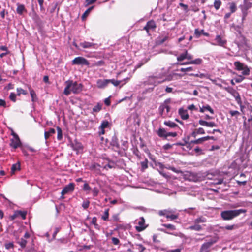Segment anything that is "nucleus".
<instances>
[{
  "instance_id": "obj_1",
  "label": "nucleus",
  "mask_w": 252,
  "mask_h": 252,
  "mask_svg": "<svg viewBox=\"0 0 252 252\" xmlns=\"http://www.w3.org/2000/svg\"><path fill=\"white\" fill-rule=\"evenodd\" d=\"M172 79L171 76H169L166 77V73L165 72H161L156 75L149 76L147 79V82L148 85L156 86L159 84L166 81H171Z\"/></svg>"
},
{
  "instance_id": "obj_2",
  "label": "nucleus",
  "mask_w": 252,
  "mask_h": 252,
  "mask_svg": "<svg viewBox=\"0 0 252 252\" xmlns=\"http://www.w3.org/2000/svg\"><path fill=\"white\" fill-rule=\"evenodd\" d=\"M66 85L64 88L63 93L66 95H68L72 92L74 94H79L83 90V85L78 83L76 81L68 80L65 82Z\"/></svg>"
},
{
  "instance_id": "obj_3",
  "label": "nucleus",
  "mask_w": 252,
  "mask_h": 252,
  "mask_svg": "<svg viewBox=\"0 0 252 252\" xmlns=\"http://www.w3.org/2000/svg\"><path fill=\"white\" fill-rule=\"evenodd\" d=\"M246 212L247 210L243 209L223 211L221 213V216L222 218L224 220H230L239 216L241 213H245Z\"/></svg>"
},
{
  "instance_id": "obj_4",
  "label": "nucleus",
  "mask_w": 252,
  "mask_h": 252,
  "mask_svg": "<svg viewBox=\"0 0 252 252\" xmlns=\"http://www.w3.org/2000/svg\"><path fill=\"white\" fill-rule=\"evenodd\" d=\"M158 214L160 216H165L167 219L171 220L177 219L179 217V214L175 213V211L172 209L160 210L158 212Z\"/></svg>"
},
{
  "instance_id": "obj_5",
  "label": "nucleus",
  "mask_w": 252,
  "mask_h": 252,
  "mask_svg": "<svg viewBox=\"0 0 252 252\" xmlns=\"http://www.w3.org/2000/svg\"><path fill=\"white\" fill-rule=\"evenodd\" d=\"M169 102L170 99H166L160 105L159 108L160 114L163 118H166L169 116V113L170 111V107L167 104Z\"/></svg>"
},
{
  "instance_id": "obj_6",
  "label": "nucleus",
  "mask_w": 252,
  "mask_h": 252,
  "mask_svg": "<svg viewBox=\"0 0 252 252\" xmlns=\"http://www.w3.org/2000/svg\"><path fill=\"white\" fill-rule=\"evenodd\" d=\"M235 69L238 71H242V74L243 75H249L250 73V69L249 67L239 61H236L234 63Z\"/></svg>"
},
{
  "instance_id": "obj_7",
  "label": "nucleus",
  "mask_w": 252,
  "mask_h": 252,
  "mask_svg": "<svg viewBox=\"0 0 252 252\" xmlns=\"http://www.w3.org/2000/svg\"><path fill=\"white\" fill-rule=\"evenodd\" d=\"M156 133L159 137L163 139H167L169 136L175 137L177 135L176 132H168L165 128L162 127H159L158 130H157Z\"/></svg>"
},
{
  "instance_id": "obj_8",
  "label": "nucleus",
  "mask_w": 252,
  "mask_h": 252,
  "mask_svg": "<svg viewBox=\"0 0 252 252\" xmlns=\"http://www.w3.org/2000/svg\"><path fill=\"white\" fill-rule=\"evenodd\" d=\"M218 240V238H215L211 241L203 244L200 249V252H209L210 247Z\"/></svg>"
},
{
  "instance_id": "obj_9",
  "label": "nucleus",
  "mask_w": 252,
  "mask_h": 252,
  "mask_svg": "<svg viewBox=\"0 0 252 252\" xmlns=\"http://www.w3.org/2000/svg\"><path fill=\"white\" fill-rule=\"evenodd\" d=\"M72 64L85 65L88 66L90 64L88 60L82 57H78L74 59L72 61Z\"/></svg>"
},
{
  "instance_id": "obj_10",
  "label": "nucleus",
  "mask_w": 252,
  "mask_h": 252,
  "mask_svg": "<svg viewBox=\"0 0 252 252\" xmlns=\"http://www.w3.org/2000/svg\"><path fill=\"white\" fill-rule=\"evenodd\" d=\"M75 185L73 183H70L67 185L65 186L63 189L61 194V198H64V195L67 194L68 192H72L74 190Z\"/></svg>"
},
{
  "instance_id": "obj_11",
  "label": "nucleus",
  "mask_w": 252,
  "mask_h": 252,
  "mask_svg": "<svg viewBox=\"0 0 252 252\" xmlns=\"http://www.w3.org/2000/svg\"><path fill=\"white\" fill-rule=\"evenodd\" d=\"M224 89L235 98L236 101L238 100L240 102V98H241V97L237 91L232 87H225L224 88Z\"/></svg>"
},
{
  "instance_id": "obj_12",
  "label": "nucleus",
  "mask_w": 252,
  "mask_h": 252,
  "mask_svg": "<svg viewBox=\"0 0 252 252\" xmlns=\"http://www.w3.org/2000/svg\"><path fill=\"white\" fill-rule=\"evenodd\" d=\"M192 59V56L189 54L187 50H185L184 53L181 54L179 56L177 57V60L179 62H181L185 59L191 60Z\"/></svg>"
},
{
  "instance_id": "obj_13",
  "label": "nucleus",
  "mask_w": 252,
  "mask_h": 252,
  "mask_svg": "<svg viewBox=\"0 0 252 252\" xmlns=\"http://www.w3.org/2000/svg\"><path fill=\"white\" fill-rule=\"evenodd\" d=\"M145 220L144 218L143 217L140 218V220L138 221V225L135 227L136 230L138 232H141L144 230L146 227L147 226L145 224Z\"/></svg>"
},
{
  "instance_id": "obj_14",
  "label": "nucleus",
  "mask_w": 252,
  "mask_h": 252,
  "mask_svg": "<svg viewBox=\"0 0 252 252\" xmlns=\"http://www.w3.org/2000/svg\"><path fill=\"white\" fill-rule=\"evenodd\" d=\"M109 125L110 124L109 122L107 120H104L102 121L101 124L99 127L100 131H99L98 133L99 135H103L105 134V131L104 129L108 127Z\"/></svg>"
},
{
  "instance_id": "obj_15",
  "label": "nucleus",
  "mask_w": 252,
  "mask_h": 252,
  "mask_svg": "<svg viewBox=\"0 0 252 252\" xmlns=\"http://www.w3.org/2000/svg\"><path fill=\"white\" fill-rule=\"evenodd\" d=\"M156 28V24L154 20L149 21L143 29L146 30L147 32H149L150 30H154Z\"/></svg>"
},
{
  "instance_id": "obj_16",
  "label": "nucleus",
  "mask_w": 252,
  "mask_h": 252,
  "mask_svg": "<svg viewBox=\"0 0 252 252\" xmlns=\"http://www.w3.org/2000/svg\"><path fill=\"white\" fill-rule=\"evenodd\" d=\"M215 41H216V44L212 43V45H218L220 46H224L227 42V41L222 38L220 35H217L215 38Z\"/></svg>"
},
{
  "instance_id": "obj_17",
  "label": "nucleus",
  "mask_w": 252,
  "mask_h": 252,
  "mask_svg": "<svg viewBox=\"0 0 252 252\" xmlns=\"http://www.w3.org/2000/svg\"><path fill=\"white\" fill-rule=\"evenodd\" d=\"M209 140V136H207L205 137L200 138L198 139L195 140H192L189 143H188V145L187 146L188 148H190V145L191 144H198L203 143V142Z\"/></svg>"
},
{
  "instance_id": "obj_18",
  "label": "nucleus",
  "mask_w": 252,
  "mask_h": 252,
  "mask_svg": "<svg viewBox=\"0 0 252 252\" xmlns=\"http://www.w3.org/2000/svg\"><path fill=\"white\" fill-rule=\"evenodd\" d=\"M71 147L73 150L77 152L82 150L83 149V146L82 144L78 142L77 140H74V142L71 143Z\"/></svg>"
},
{
  "instance_id": "obj_19",
  "label": "nucleus",
  "mask_w": 252,
  "mask_h": 252,
  "mask_svg": "<svg viewBox=\"0 0 252 252\" xmlns=\"http://www.w3.org/2000/svg\"><path fill=\"white\" fill-rule=\"evenodd\" d=\"M108 79H98L96 81L97 87L100 89H103L108 85Z\"/></svg>"
},
{
  "instance_id": "obj_20",
  "label": "nucleus",
  "mask_w": 252,
  "mask_h": 252,
  "mask_svg": "<svg viewBox=\"0 0 252 252\" xmlns=\"http://www.w3.org/2000/svg\"><path fill=\"white\" fill-rule=\"evenodd\" d=\"M131 247L135 250L133 252H143L145 250V247L142 244H131Z\"/></svg>"
},
{
  "instance_id": "obj_21",
  "label": "nucleus",
  "mask_w": 252,
  "mask_h": 252,
  "mask_svg": "<svg viewBox=\"0 0 252 252\" xmlns=\"http://www.w3.org/2000/svg\"><path fill=\"white\" fill-rule=\"evenodd\" d=\"M128 80V78H126V79H124V80H115L114 79H108V83H112L114 86L115 87H117L118 86H119L123 81H125L123 84H122L121 86H120V88L123 85H124L125 84H126V81Z\"/></svg>"
},
{
  "instance_id": "obj_22",
  "label": "nucleus",
  "mask_w": 252,
  "mask_h": 252,
  "mask_svg": "<svg viewBox=\"0 0 252 252\" xmlns=\"http://www.w3.org/2000/svg\"><path fill=\"white\" fill-rule=\"evenodd\" d=\"M96 44L87 41H84L80 43V46L83 48H95Z\"/></svg>"
},
{
  "instance_id": "obj_23",
  "label": "nucleus",
  "mask_w": 252,
  "mask_h": 252,
  "mask_svg": "<svg viewBox=\"0 0 252 252\" xmlns=\"http://www.w3.org/2000/svg\"><path fill=\"white\" fill-rule=\"evenodd\" d=\"M21 145V142L19 137L12 138L11 139L10 146L14 149L19 147Z\"/></svg>"
},
{
  "instance_id": "obj_24",
  "label": "nucleus",
  "mask_w": 252,
  "mask_h": 252,
  "mask_svg": "<svg viewBox=\"0 0 252 252\" xmlns=\"http://www.w3.org/2000/svg\"><path fill=\"white\" fill-rule=\"evenodd\" d=\"M201 34L205 36H209V34L207 32H205L204 30H199L198 29H195L194 30V36L196 38H199Z\"/></svg>"
},
{
  "instance_id": "obj_25",
  "label": "nucleus",
  "mask_w": 252,
  "mask_h": 252,
  "mask_svg": "<svg viewBox=\"0 0 252 252\" xmlns=\"http://www.w3.org/2000/svg\"><path fill=\"white\" fill-rule=\"evenodd\" d=\"M179 114L180 115L181 118L183 120H187L189 118V115L187 111L183 108H180L179 110Z\"/></svg>"
},
{
  "instance_id": "obj_26",
  "label": "nucleus",
  "mask_w": 252,
  "mask_h": 252,
  "mask_svg": "<svg viewBox=\"0 0 252 252\" xmlns=\"http://www.w3.org/2000/svg\"><path fill=\"white\" fill-rule=\"evenodd\" d=\"M55 130L53 128H50L48 131L44 132V138L47 140L50 136L55 133Z\"/></svg>"
},
{
  "instance_id": "obj_27",
  "label": "nucleus",
  "mask_w": 252,
  "mask_h": 252,
  "mask_svg": "<svg viewBox=\"0 0 252 252\" xmlns=\"http://www.w3.org/2000/svg\"><path fill=\"white\" fill-rule=\"evenodd\" d=\"M17 243L20 245L21 248L24 249L26 247L27 244V241L26 239L22 237L20 239L17 238Z\"/></svg>"
},
{
  "instance_id": "obj_28",
  "label": "nucleus",
  "mask_w": 252,
  "mask_h": 252,
  "mask_svg": "<svg viewBox=\"0 0 252 252\" xmlns=\"http://www.w3.org/2000/svg\"><path fill=\"white\" fill-rule=\"evenodd\" d=\"M17 8L16 9V12L18 14L21 15L23 14L24 11H26L25 6L23 4H21L18 3L17 4Z\"/></svg>"
},
{
  "instance_id": "obj_29",
  "label": "nucleus",
  "mask_w": 252,
  "mask_h": 252,
  "mask_svg": "<svg viewBox=\"0 0 252 252\" xmlns=\"http://www.w3.org/2000/svg\"><path fill=\"white\" fill-rule=\"evenodd\" d=\"M110 144L117 149L119 148L120 145L119 144L118 139L116 136H113L112 137Z\"/></svg>"
},
{
  "instance_id": "obj_30",
  "label": "nucleus",
  "mask_w": 252,
  "mask_h": 252,
  "mask_svg": "<svg viewBox=\"0 0 252 252\" xmlns=\"http://www.w3.org/2000/svg\"><path fill=\"white\" fill-rule=\"evenodd\" d=\"M20 170V164L19 162L12 165L11 169V173L12 175L15 174V171Z\"/></svg>"
},
{
  "instance_id": "obj_31",
  "label": "nucleus",
  "mask_w": 252,
  "mask_h": 252,
  "mask_svg": "<svg viewBox=\"0 0 252 252\" xmlns=\"http://www.w3.org/2000/svg\"><path fill=\"white\" fill-rule=\"evenodd\" d=\"M205 110L209 111L212 114H213L214 113L213 109L208 105L200 108L199 111L201 113H203Z\"/></svg>"
},
{
  "instance_id": "obj_32",
  "label": "nucleus",
  "mask_w": 252,
  "mask_h": 252,
  "mask_svg": "<svg viewBox=\"0 0 252 252\" xmlns=\"http://www.w3.org/2000/svg\"><path fill=\"white\" fill-rule=\"evenodd\" d=\"M207 221V219L202 216H201L194 220V223H204Z\"/></svg>"
},
{
  "instance_id": "obj_33",
  "label": "nucleus",
  "mask_w": 252,
  "mask_h": 252,
  "mask_svg": "<svg viewBox=\"0 0 252 252\" xmlns=\"http://www.w3.org/2000/svg\"><path fill=\"white\" fill-rule=\"evenodd\" d=\"M189 229L191 230L200 231L202 229V226L198 223H194V225L189 227Z\"/></svg>"
},
{
  "instance_id": "obj_34",
  "label": "nucleus",
  "mask_w": 252,
  "mask_h": 252,
  "mask_svg": "<svg viewBox=\"0 0 252 252\" xmlns=\"http://www.w3.org/2000/svg\"><path fill=\"white\" fill-rule=\"evenodd\" d=\"M188 175V179L189 181L196 182L197 180V177L195 173L189 172Z\"/></svg>"
},
{
  "instance_id": "obj_35",
  "label": "nucleus",
  "mask_w": 252,
  "mask_h": 252,
  "mask_svg": "<svg viewBox=\"0 0 252 252\" xmlns=\"http://www.w3.org/2000/svg\"><path fill=\"white\" fill-rule=\"evenodd\" d=\"M190 76H195L196 77H199L200 78H206L207 79H210L209 75L203 73H200V74H194V73H191L189 74Z\"/></svg>"
},
{
  "instance_id": "obj_36",
  "label": "nucleus",
  "mask_w": 252,
  "mask_h": 252,
  "mask_svg": "<svg viewBox=\"0 0 252 252\" xmlns=\"http://www.w3.org/2000/svg\"><path fill=\"white\" fill-rule=\"evenodd\" d=\"M164 124L170 128H174L178 127L177 124L171 121H164Z\"/></svg>"
},
{
  "instance_id": "obj_37",
  "label": "nucleus",
  "mask_w": 252,
  "mask_h": 252,
  "mask_svg": "<svg viewBox=\"0 0 252 252\" xmlns=\"http://www.w3.org/2000/svg\"><path fill=\"white\" fill-rule=\"evenodd\" d=\"M102 107V104L101 103H97V104L93 108V112H99Z\"/></svg>"
},
{
  "instance_id": "obj_38",
  "label": "nucleus",
  "mask_w": 252,
  "mask_h": 252,
  "mask_svg": "<svg viewBox=\"0 0 252 252\" xmlns=\"http://www.w3.org/2000/svg\"><path fill=\"white\" fill-rule=\"evenodd\" d=\"M85 183L83 185L82 189L86 192L87 194L89 193V191L91 190V188L90 187L89 185L86 182L84 181Z\"/></svg>"
},
{
  "instance_id": "obj_39",
  "label": "nucleus",
  "mask_w": 252,
  "mask_h": 252,
  "mask_svg": "<svg viewBox=\"0 0 252 252\" xmlns=\"http://www.w3.org/2000/svg\"><path fill=\"white\" fill-rule=\"evenodd\" d=\"M229 5L230 12L232 13H234L237 10L236 4L234 2H231L229 3Z\"/></svg>"
},
{
  "instance_id": "obj_40",
  "label": "nucleus",
  "mask_w": 252,
  "mask_h": 252,
  "mask_svg": "<svg viewBox=\"0 0 252 252\" xmlns=\"http://www.w3.org/2000/svg\"><path fill=\"white\" fill-rule=\"evenodd\" d=\"M168 39V36H165L163 37H159L158 38L157 43L158 44H161L163 43L164 42H165Z\"/></svg>"
},
{
  "instance_id": "obj_41",
  "label": "nucleus",
  "mask_w": 252,
  "mask_h": 252,
  "mask_svg": "<svg viewBox=\"0 0 252 252\" xmlns=\"http://www.w3.org/2000/svg\"><path fill=\"white\" fill-rule=\"evenodd\" d=\"M109 209H106L105 210L104 214L101 216V219L103 220H108L109 218Z\"/></svg>"
},
{
  "instance_id": "obj_42",
  "label": "nucleus",
  "mask_w": 252,
  "mask_h": 252,
  "mask_svg": "<svg viewBox=\"0 0 252 252\" xmlns=\"http://www.w3.org/2000/svg\"><path fill=\"white\" fill-rule=\"evenodd\" d=\"M221 5V1L220 0H215L214 6L216 10H218Z\"/></svg>"
},
{
  "instance_id": "obj_43",
  "label": "nucleus",
  "mask_w": 252,
  "mask_h": 252,
  "mask_svg": "<svg viewBox=\"0 0 252 252\" xmlns=\"http://www.w3.org/2000/svg\"><path fill=\"white\" fill-rule=\"evenodd\" d=\"M162 226L165 227V228L170 230H176V227L175 225L171 224H162Z\"/></svg>"
},
{
  "instance_id": "obj_44",
  "label": "nucleus",
  "mask_w": 252,
  "mask_h": 252,
  "mask_svg": "<svg viewBox=\"0 0 252 252\" xmlns=\"http://www.w3.org/2000/svg\"><path fill=\"white\" fill-rule=\"evenodd\" d=\"M148 159L145 158V160L141 162V165L142 170H144L148 168Z\"/></svg>"
},
{
  "instance_id": "obj_45",
  "label": "nucleus",
  "mask_w": 252,
  "mask_h": 252,
  "mask_svg": "<svg viewBox=\"0 0 252 252\" xmlns=\"http://www.w3.org/2000/svg\"><path fill=\"white\" fill-rule=\"evenodd\" d=\"M190 61H191V64L198 65V64H201L202 63V60L200 58H197L194 60H191Z\"/></svg>"
},
{
  "instance_id": "obj_46",
  "label": "nucleus",
  "mask_w": 252,
  "mask_h": 252,
  "mask_svg": "<svg viewBox=\"0 0 252 252\" xmlns=\"http://www.w3.org/2000/svg\"><path fill=\"white\" fill-rule=\"evenodd\" d=\"M223 181V179L222 178L216 179H214L212 182H211L212 184L213 185H220L222 183Z\"/></svg>"
},
{
  "instance_id": "obj_47",
  "label": "nucleus",
  "mask_w": 252,
  "mask_h": 252,
  "mask_svg": "<svg viewBox=\"0 0 252 252\" xmlns=\"http://www.w3.org/2000/svg\"><path fill=\"white\" fill-rule=\"evenodd\" d=\"M30 93L31 96L32 97V101L34 102L35 99H37L36 95V93H35V91L31 89V90H30Z\"/></svg>"
},
{
  "instance_id": "obj_48",
  "label": "nucleus",
  "mask_w": 252,
  "mask_h": 252,
  "mask_svg": "<svg viewBox=\"0 0 252 252\" xmlns=\"http://www.w3.org/2000/svg\"><path fill=\"white\" fill-rule=\"evenodd\" d=\"M229 114L232 117L235 116L236 119H237L238 116L240 115V113L236 110H230Z\"/></svg>"
},
{
  "instance_id": "obj_49",
  "label": "nucleus",
  "mask_w": 252,
  "mask_h": 252,
  "mask_svg": "<svg viewBox=\"0 0 252 252\" xmlns=\"http://www.w3.org/2000/svg\"><path fill=\"white\" fill-rule=\"evenodd\" d=\"M94 8V6H91L88 8L85 12L83 13L82 16V19H84L86 16L88 15L90 11Z\"/></svg>"
},
{
  "instance_id": "obj_50",
  "label": "nucleus",
  "mask_w": 252,
  "mask_h": 252,
  "mask_svg": "<svg viewBox=\"0 0 252 252\" xmlns=\"http://www.w3.org/2000/svg\"><path fill=\"white\" fill-rule=\"evenodd\" d=\"M18 216H21L23 219H25L26 216V212L17 210Z\"/></svg>"
},
{
  "instance_id": "obj_51",
  "label": "nucleus",
  "mask_w": 252,
  "mask_h": 252,
  "mask_svg": "<svg viewBox=\"0 0 252 252\" xmlns=\"http://www.w3.org/2000/svg\"><path fill=\"white\" fill-rule=\"evenodd\" d=\"M57 139L60 140L62 138V130L59 126L57 127Z\"/></svg>"
},
{
  "instance_id": "obj_52",
  "label": "nucleus",
  "mask_w": 252,
  "mask_h": 252,
  "mask_svg": "<svg viewBox=\"0 0 252 252\" xmlns=\"http://www.w3.org/2000/svg\"><path fill=\"white\" fill-rule=\"evenodd\" d=\"M99 192V190L97 188L94 187L93 189L92 193H93V195L94 197L97 196L98 195Z\"/></svg>"
},
{
  "instance_id": "obj_53",
  "label": "nucleus",
  "mask_w": 252,
  "mask_h": 252,
  "mask_svg": "<svg viewBox=\"0 0 252 252\" xmlns=\"http://www.w3.org/2000/svg\"><path fill=\"white\" fill-rule=\"evenodd\" d=\"M17 95H19V96L21 94H27V92L26 91H25L24 90H23V89H22L21 88H18L17 89Z\"/></svg>"
},
{
  "instance_id": "obj_54",
  "label": "nucleus",
  "mask_w": 252,
  "mask_h": 252,
  "mask_svg": "<svg viewBox=\"0 0 252 252\" xmlns=\"http://www.w3.org/2000/svg\"><path fill=\"white\" fill-rule=\"evenodd\" d=\"M14 247L13 242H9L5 244V247L6 249L9 250L10 249H13Z\"/></svg>"
},
{
  "instance_id": "obj_55",
  "label": "nucleus",
  "mask_w": 252,
  "mask_h": 252,
  "mask_svg": "<svg viewBox=\"0 0 252 252\" xmlns=\"http://www.w3.org/2000/svg\"><path fill=\"white\" fill-rule=\"evenodd\" d=\"M89 205H90V201L89 200H85L83 202L82 206L84 209H86L89 207Z\"/></svg>"
},
{
  "instance_id": "obj_56",
  "label": "nucleus",
  "mask_w": 252,
  "mask_h": 252,
  "mask_svg": "<svg viewBox=\"0 0 252 252\" xmlns=\"http://www.w3.org/2000/svg\"><path fill=\"white\" fill-rule=\"evenodd\" d=\"M9 99L15 102L16 101V95L14 93H11L9 95Z\"/></svg>"
},
{
  "instance_id": "obj_57",
  "label": "nucleus",
  "mask_w": 252,
  "mask_h": 252,
  "mask_svg": "<svg viewBox=\"0 0 252 252\" xmlns=\"http://www.w3.org/2000/svg\"><path fill=\"white\" fill-rule=\"evenodd\" d=\"M18 217V214H17V212L16 210V211H14V213L13 215L9 216V219H10V220H13L16 218H17Z\"/></svg>"
},
{
  "instance_id": "obj_58",
  "label": "nucleus",
  "mask_w": 252,
  "mask_h": 252,
  "mask_svg": "<svg viewBox=\"0 0 252 252\" xmlns=\"http://www.w3.org/2000/svg\"><path fill=\"white\" fill-rule=\"evenodd\" d=\"M245 77L239 75V77L237 78H235L234 80L236 83H240L243 80L245 79Z\"/></svg>"
},
{
  "instance_id": "obj_59",
  "label": "nucleus",
  "mask_w": 252,
  "mask_h": 252,
  "mask_svg": "<svg viewBox=\"0 0 252 252\" xmlns=\"http://www.w3.org/2000/svg\"><path fill=\"white\" fill-rule=\"evenodd\" d=\"M111 239H112V242L114 245H117L119 244L120 241H119V239H118L117 238L112 237Z\"/></svg>"
},
{
  "instance_id": "obj_60",
  "label": "nucleus",
  "mask_w": 252,
  "mask_h": 252,
  "mask_svg": "<svg viewBox=\"0 0 252 252\" xmlns=\"http://www.w3.org/2000/svg\"><path fill=\"white\" fill-rule=\"evenodd\" d=\"M217 125L214 122H207L206 126L207 127H215Z\"/></svg>"
},
{
  "instance_id": "obj_61",
  "label": "nucleus",
  "mask_w": 252,
  "mask_h": 252,
  "mask_svg": "<svg viewBox=\"0 0 252 252\" xmlns=\"http://www.w3.org/2000/svg\"><path fill=\"white\" fill-rule=\"evenodd\" d=\"M192 70H193L192 67H189L187 68H181L180 69V71L183 72H185L186 71H192Z\"/></svg>"
},
{
  "instance_id": "obj_62",
  "label": "nucleus",
  "mask_w": 252,
  "mask_h": 252,
  "mask_svg": "<svg viewBox=\"0 0 252 252\" xmlns=\"http://www.w3.org/2000/svg\"><path fill=\"white\" fill-rule=\"evenodd\" d=\"M37 1L40 5V9L41 11H43L44 10V8L43 7L44 0H37Z\"/></svg>"
},
{
  "instance_id": "obj_63",
  "label": "nucleus",
  "mask_w": 252,
  "mask_h": 252,
  "mask_svg": "<svg viewBox=\"0 0 252 252\" xmlns=\"http://www.w3.org/2000/svg\"><path fill=\"white\" fill-rule=\"evenodd\" d=\"M112 219L114 221H115V222H119L120 221L118 214L114 215L112 216Z\"/></svg>"
},
{
  "instance_id": "obj_64",
  "label": "nucleus",
  "mask_w": 252,
  "mask_h": 252,
  "mask_svg": "<svg viewBox=\"0 0 252 252\" xmlns=\"http://www.w3.org/2000/svg\"><path fill=\"white\" fill-rule=\"evenodd\" d=\"M196 130L197 131V133H198V134H205V130L202 127H200V128L196 129Z\"/></svg>"
}]
</instances>
